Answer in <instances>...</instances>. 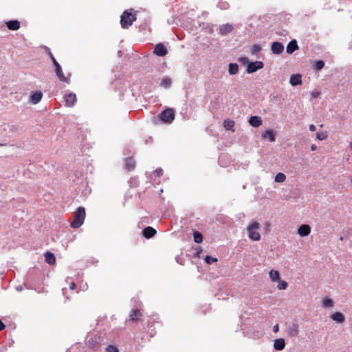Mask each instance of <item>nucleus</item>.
Returning a JSON list of instances; mask_svg holds the SVG:
<instances>
[{"mask_svg": "<svg viewBox=\"0 0 352 352\" xmlns=\"http://www.w3.org/2000/svg\"><path fill=\"white\" fill-rule=\"evenodd\" d=\"M85 218V209L83 207H79L74 214V221L71 223V226L74 228L80 227Z\"/></svg>", "mask_w": 352, "mask_h": 352, "instance_id": "nucleus-1", "label": "nucleus"}, {"mask_svg": "<svg viewBox=\"0 0 352 352\" xmlns=\"http://www.w3.org/2000/svg\"><path fill=\"white\" fill-rule=\"evenodd\" d=\"M260 224L256 221H253L247 226V232L248 236L252 241H259L261 239L260 234L256 232V230L259 229Z\"/></svg>", "mask_w": 352, "mask_h": 352, "instance_id": "nucleus-2", "label": "nucleus"}, {"mask_svg": "<svg viewBox=\"0 0 352 352\" xmlns=\"http://www.w3.org/2000/svg\"><path fill=\"white\" fill-rule=\"evenodd\" d=\"M135 20L136 17L134 14L127 10H125L120 17L121 26L123 28H128Z\"/></svg>", "mask_w": 352, "mask_h": 352, "instance_id": "nucleus-3", "label": "nucleus"}, {"mask_svg": "<svg viewBox=\"0 0 352 352\" xmlns=\"http://www.w3.org/2000/svg\"><path fill=\"white\" fill-rule=\"evenodd\" d=\"M241 60L244 63H248L246 71L248 74H252L256 72L257 70L262 69L264 67V64L262 61H254L249 62L248 58H242Z\"/></svg>", "mask_w": 352, "mask_h": 352, "instance_id": "nucleus-4", "label": "nucleus"}, {"mask_svg": "<svg viewBox=\"0 0 352 352\" xmlns=\"http://www.w3.org/2000/svg\"><path fill=\"white\" fill-rule=\"evenodd\" d=\"M160 118L163 122L170 124L175 119V111L173 109H166L160 114Z\"/></svg>", "mask_w": 352, "mask_h": 352, "instance_id": "nucleus-5", "label": "nucleus"}, {"mask_svg": "<svg viewBox=\"0 0 352 352\" xmlns=\"http://www.w3.org/2000/svg\"><path fill=\"white\" fill-rule=\"evenodd\" d=\"M54 68H55V72L58 78V79L64 82H66L67 84L69 83V78H67L65 76L64 73L62 70V67L60 65V64L58 63V61H54V63H53Z\"/></svg>", "mask_w": 352, "mask_h": 352, "instance_id": "nucleus-6", "label": "nucleus"}, {"mask_svg": "<svg viewBox=\"0 0 352 352\" xmlns=\"http://www.w3.org/2000/svg\"><path fill=\"white\" fill-rule=\"evenodd\" d=\"M285 332L290 337H297L299 333L298 324L292 323L286 326Z\"/></svg>", "mask_w": 352, "mask_h": 352, "instance_id": "nucleus-7", "label": "nucleus"}, {"mask_svg": "<svg viewBox=\"0 0 352 352\" xmlns=\"http://www.w3.org/2000/svg\"><path fill=\"white\" fill-rule=\"evenodd\" d=\"M284 50V45L283 43L278 41L273 42L271 45V51L273 54L279 55Z\"/></svg>", "mask_w": 352, "mask_h": 352, "instance_id": "nucleus-8", "label": "nucleus"}, {"mask_svg": "<svg viewBox=\"0 0 352 352\" xmlns=\"http://www.w3.org/2000/svg\"><path fill=\"white\" fill-rule=\"evenodd\" d=\"M153 53L159 56H164L168 54V50L163 43H158L155 45Z\"/></svg>", "mask_w": 352, "mask_h": 352, "instance_id": "nucleus-9", "label": "nucleus"}, {"mask_svg": "<svg viewBox=\"0 0 352 352\" xmlns=\"http://www.w3.org/2000/svg\"><path fill=\"white\" fill-rule=\"evenodd\" d=\"M65 105L69 107H73L76 102V96L75 94L69 93L64 96Z\"/></svg>", "mask_w": 352, "mask_h": 352, "instance_id": "nucleus-10", "label": "nucleus"}, {"mask_svg": "<svg viewBox=\"0 0 352 352\" xmlns=\"http://www.w3.org/2000/svg\"><path fill=\"white\" fill-rule=\"evenodd\" d=\"M311 232V227L308 224H302L298 229V234L300 236H307Z\"/></svg>", "mask_w": 352, "mask_h": 352, "instance_id": "nucleus-11", "label": "nucleus"}, {"mask_svg": "<svg viewBox=\"0 0 352 352\" xmlns=\"http://www.w3.org/2000/svg\"><path fill=\"white\" fill-rule=\"evenodd\" d=\"M289 83L292 86H296L302 84V75L300 74H292L289 78Z\"/></svg>", "mask_w": 352, "mask_h": 352, "instance_id": "nucleus-12", "label": "nucleus"}, {"mask_svg": "<svg viewBox=\"0 0 352 352\" xmlns=\"http://www.w3.org/2000/svg\"><path fill=\"white\" fill-rule=\"evenodd\" d=\"M297 50H298V45L297 41L295 39L289 42L286 47V52L287 54H292Z\"/></svg>", "mask_w": 352, "mask_h": 352, "instance_id": "nucleus-13", "label": "nucleus"}, {"mask_svg": "<svg viewBox=\"0 0 352 352\" xmlns=\"http://www.w3.org/2000/svg\"><path fill=\"white\" fill-rule=\"evenodd\" d=\"M42 97H43V94L41 91L34 92L30 96V102L34 104H36L41 100Z\"/></svg>", "mask_w": 352, "mask_h": 352, "instance_id": "nucleus-14", "label": "nucleus"}, {"mask_svg": "<svg viewBox=\"0 0 352 352\" xmlns=\"http://www.w3.org/2000/svg\"><path fill=\"white\" fill-rule=\"evenodd\" d=\"M7 28L10 30H18L20 27V22L18 20H10L6 23Z\"/></svg>", "mask_w": 352, "mask_h": 352, "instance_id": "nucleus-15", "label": "nucleus"}, {"mask_svg": "<svg viewBox=\"0 0 352 352\" xmlns=\"http://www.w3.org/2000/svg\"><path fill=\"white\" fill-rule=\"evenodd\" d=\"M156 232H156L155 229H154L153 228H152L151 226H148V227L145 228L142 231L143 236L146 239H150V238L154 236V235L156 234Z\"/></svg>", "mask_w": 352, "mask_h": 352, "instance_id": "nucleus-16", "label": "nucleus"}, {"mask_svg": "<svg viewBox=\"0 0 352 352\" xmlns=\"http://www.w3.org/2000/svg\"><path fill=\"white\" fill-rule=\"evenodd\" d=\"M233 30V27L232 25L227 23L222 25L219 28V34L221 35H226L230 33Z\"/></svg>", "mask_w": 352, "mask_h": 352, "instance_id": "nucleus-17", "label": "nucleus"}, {"mask_svg": "<svg viewBox=\"0 0 352 352\" xmlns=\"http://www.w3.org/2000/svg\"><path fill=\"white\" fill-rule=\"evenodd\" d=\"M249 123L254 127H258L262 124V120L257 116H252L249 119Z\"/></svg>", "mask_w": 352, "mask_h": 352, "instance_id": "nucleus-18", "label": "nucleus"}, {"mask_svg": "<svg viewBox=\"0 0 352 352\" xmlns=\"http://www.w3.org/2000/svg\"><path fill=\"white\" fill-rule=\"evenodd\" d=\"M330 318L333 321H336L338 323H342L344 322L345 320L344 316L341 312L338 311H336L334 314H331Z\"/></svg>", "mask_w": 352, "mask_h": 352, "instance_id": "nucleus-19", "label": "nucleus"}, {"mask_svg": "<svg viewBox=\"0 0 352 352\" xmlns=\"http://www.w3.org/2000/svg\"><path fill=\"white\" fill-rule=\"evenodd\" d=\"M285 346V341L283 338H278L274 340V348L277 351H282Z\"/></svg>", "mask_w": 352, "mask_h": 352, "instance_id": "nucleus-20", "label": "nucleus"}, {"mask_svg": "<svg viewBox=\"0 0 352 352\" xmlns=\"http://www.w3.org/2000/svg\"><path fill=\"white\" fill-rule=\"evenodd\" d=\"M276 134L275 132L272 129H268L265 131V133H262V137L263 138H267L269 139V141L272 142H274L276 140Z\"/></svg>", "mask_w": 352, "mask_h": 352, "instance_id": "nucleus-21", "label": "nucleus"}, {"mask_svg": "<svg viewBox=\"0 0 352 352\" xmlns=\"http://www.w3.org/2000/svg\"><path fill=\"white\" fill-rule=\"evenodd\" d=\"M45 262L49 265H54L56 263V257L51 252H46L45 253Z\"/></svg>", "mask_w": 352, "mask_h": 352, "instance_id": "nucleus-22", "label": "nucleus"}, {"mask_svg": "<svg viewBox=\"0 0 352 352\" xmlns=\"http://www.w3.org/2000/svg\"><path fill=\"white\" fill-rule=\"evenodd\" d=\"M135 166V161L134 160V159L133 157H127L126 159V162H125L126 168L128 170L131 171L134 169Z\"/></svg>", "mask_w": 352, "mask_h": 352, "instance_id": "nucleus-23", "label": "nucleus"}, {"mask_svg": "<svg viewBox=\"0 0 352 352\" xmlns=\"http://www.w3.org/2000/svg\"><path fill=\"white\" fill-rule=\"evenodd\" d=\"M239 72V65L237 63H230L228 65V72L230 75H235Z\"/></svg>", "mask_w": 352, "mask_h": 352, "instance_id": "nucleus-24", "label": "nucleus"}, {"mask_svg": "<svg viewBox=\"0 0 352 352\" xmlns=\"http://www.w3.org/2000/svg\"><path fill=\"white\" fill-rule=\"evenodd\" d=\"M269 275H270V279L273 282H277L278 280H280V273L277 270H272L270 272Z\"/></svg>", "mask_w": 352, "mask_h": 352, "instance_id": "nucleus-25", "label": "nucleus"}, {"mask_svg": "<svg viewBox=\"0 0 352 352\" xmlns=\"http://www.w3.org/2000/svg\"><path fill=\"white\" fill-rule=\"evenodd\" d=\"M223 126L227 130L233 131L234 122L231 120H226L223 122Z\"/></svg>", "mask_w": 352, "mask_h": 352, "instance_id": "nucleus-26", "label": "nucleus"}, {"mask_svg": "<svg viewBox=\"0 0 352 352\" xmlns=\"http://www.w3.org/2000/svg\"><path fill=\"white\" fill-rule=\"evenodd\" d=\"M194 241L197 243H200L203 241V235L199 231H195L193 233Z\"/></svg>", "mask_w": 352, "mask_h": 352, "instance_id": "nucleus-27", "label": "nucleus"}, {"mask_svg": "<svg viewBox=\"0 0 352 352\" xmlns=\"http://www.w3.org/2000/svg\"><path fill=\"white\" fill-rule=\"evenodd\" d=\"M171 84L172 80L170 78L168 77L163 78L162 81L160 83L161 86L164 87L166 89L169 88L171 86Z\"/></svg>", "mask_w": 352, "mask_h": 352, "instance_id": "nucleus-28", "label": "nucleus"}, {"mask_svg": "<svg viewBox=\"0 0 352 352\" xmlns=\"http://www.w3.org/2000/svg\"><path fill=\"white\" fill-rule=\"evenodd\" d=\"M286 179V176L283 173H278L276 175L274 181L278 183H281L285 182Z\"/></svg>", "mask_w": 352, "mask_h": 352, "instance_id": "nucleus-29", "label": "nucleus"}, {"mask_svg": "<svg viewBox=\"0 0 352 352\" xmlns=\"http://www.w3.org/2000/svg\"><path fill=\"white\" fill-rule=\"evenodd\" d=\"M140 312L138 309H134L132 311L131 314H130V319L132 321H137L138 316H140Z\"/></svg>", "mask_w": 352, "mask_h": 352, "instance_id": "nucleus-30", "label": "nucleus"}, {"mask_svg": "<svg viewBox=\"0 0 352 352\" xmlns=\"http://www.w3.org/2000/svg\"><path fill=\"white\" fill-rule=\"evenodd\" d=\"M333 305V302L331 298H325L322 300V306L324 307H331Z\"/></svg>", "mask_w": 352, "mask_h": 352, "instance_id": "nucleus-31", "label": "nucleus"}, {"mask_svg": "<svg viewBox=\"0 0 352 352\" xmlns=\"http://www.w3.org/2000/svg\"><path fill=\"white\" fill-rule=\"evenodd\" d=\"M261 50V47L258 44H254L252 46L250 52L252 55L257 54Z\"/></svg>", "mask_w": 352, "mask_h": 352, "instance_id": "nucleus-32", "label": "nucleus"}, {"mask_svg": "<svg viewBox=\"0 0 352 352\" xmlns=\"http://www.w3.org/2000/svg\"><path fill=\"white\" fill-rule=\"evenodd\" d=\"M324 67V62L323 60H316L314 63V68L319 71L323 69Z\"/></svg>", "mask_w": 352, "mask_h": 352, "instance_id": "nucleus-33", "label": "nucleus"}, {"mask_svg": "<svg viewBox=\"0 0 352 352\" xmlns=\"http://www.w3.org/2000/svg\"><path fill=\"white\" fill-rule=\"evenodd\" d=\"M277 282L278 283L277 285L278 289L283 290L287 289L288 284L286 281L280 279V280H278Z\"/></svg>", "mask_w": 352, "mask_h": 352, "instance_id": "nucleus-34", "label": "nucleus"}, {"mask_svg": "<svg viewBox=\"0 0 352 352\" xmlns=\"http://www.w3.org/2000/svg\"><path fill=\"white\" fill-rule=\"evenodd\" d=\"M204 261H205V262H206L207 264L211 265V264H212L213 263L217 262L218 260H217V258H214V257H212V256H211L207 255V256L204 258Z\"/></svg>", "mask_w": 352, "mask_h": 352, "instance_id": "nucleus-35", "label": "nucleus"}, {"mask_svg": "<svg viewBox=\"0 0 352 352\" xmlns=\"http://www.w3.org/2000/svg\"><path fill=\"white\" fill-rule=\"evenodd\" d=\"M327 138V135L324 132H318L316 133V138L320 140H325Z\"/></svg>", "mask_w": 352, "mask_h": 352, "instance_id": "nucleus-36", "label": "nucleus"}, {"mask_svg": "<svg viewBox=\"0 0 352 352\" xmlns=\"http://www.w3.org/2000/svg\"><path fill=\"white\" fill-rule=\"evenodd\" d=\"M201 252L202 248L201 247H199L198 248L196 249V252L194 253L193 256L195 258H199Z\"/></svg>", "mask_w": 352, "mask_h": 352, "instance_id": "nucleus-37", "label": "nucleus"}, {"mask_svg": "<svg viewBox=\"0 0 352 352\" xmlns=\"http://www.w3.org/2000/svg\"><path fill=\"white\" fill-rule=\"evenodd\" d=\"M107 352H118L117 347L110 345L107 348Z\"/></svg>", "mask_w": 352, "mask_h": 352, "instance_id": "nucleus-38", "label": "nucleus"}, {"mask_svg": "<svg viewBox=\"0 0 352 352\" xmlns=\"http://www.w3.org/2000/svg\"><path fill=\"white\" fill-rule=\"evenodd\" d=\"M163 170L162 168H157L155 170L154 173L156 176L160 177L162 175Z\"/></svg>", "mask_w": 352, "mask_h": 352, "instance_id": "nucleus-39", "label": "nucleus"}, {"mask_svg": "<svg viewBox=\"0 0 352 352\" xmlns=\"http://www.w3.org/2000/svg\"><path fill=\"white\" fill-rule=\"evenodd\" d=\"M320 93L318 91L311 92V96L312 98H316L320 96Z\"/></svg>", "mask_w": 352, "mask_h": 352, "instance_id": "nucleus-40", "label": "nucleus"}, {"mask_svg": "<svg viewBox=\"0 0 352 352\" xmlns=\"http://www.w3.org/2000/svg\"><path fill=\"white\" fill-rule=\"evenodd\" d=\"M48 55H49L50 58H51L53 63H54V61H57L50 51H49Z\"/></svg>", "mask_w": 352, "mask_h": 352, "instance_id": "nucleus-41", "label": "nucleus"}, {"mask_svg": "<svg viewBox=\"0 0 352 352\" xmlns=\"http://www.w3.org/2000/svg\"><path fill=\"white\" fill-rule=\"evenodd\" d=\"M278 330H279V327H278V324H275V325L273 327V331H274V333H277V332L278 331Z\"/></svg>", "mask_w": 352, "mask_h": 352, "instance_id": "nucleus-42", "label": "nucleus"}, {"mask_svg": "<svg viewBox=\"0 0 352 352\" xmlns=\"http://www.w3.org/2000/svg\"><path fill=\"white\" fill-rule=\"evenodd\" d=\"M309 129L311 131H315L316 129V127L314 124H310L309 126Z\"/></svg>", "mask_w": 352, "mask_h": 352, "instance_id": "nucleus-43", "label": "nucleus"}, {"mask_svg": "<svg viewBox=\"0 0 352 352\" xmlns=\"http://www.w3.org/2000/svg\"><path fill=\"white\" fill-rule=\"evenodd\" d=\"M6 328L4 323L0 320V331Z\"/></svg>", "mask_w": 352, "mask_h": 352, "instance_id": "nucleus-44", "label": "nucleus"}, {"mask_svg": "<svg viewBox=\"0 0 352 352\" xmlns=\"http://www.w3.org/2000/svg\"><path fill=\"white\" fill-rule=\"evenodd\" d=\"M76 288V284L74 282H72L69 285L70 289H74Z\"/></svg>", "mask_w": 352, "mask_h": 352, "instance_id": "nucleus-45", "label": "nucleus"}, {"mask_svg": "<svg viewBox=\"0 0 352 352\" xmlns=\"http://www.w3.org/2000/svg\"><path fill=\"white\" fill-rule=\"evenodd\" d=\"M317 149V146L315 144H312L311 146V151H316Z\"/></svg>", "mask_w": 352, "mask_h": 352, "instance_id": "nucleus-46", "label": "nucleus"}, {"mask_svg": "<svg viewBox=\"0 0 352 352\" xmlns=\"http://www.w3.org/2000/svg\"><path fill=\"white\" fill-rule=\"evenodd\" d=\"M265 225L266 226V229L268 230L270 228V223L268 222H266Z\"/></svg>", "mask_w": 352, "mask_h": 352, "instance_id": "nucleus-47", "label": "nucleus"}, {"mask_svg": "<svg viewBox=\"0 0 352 352\" xmlns=\"http://www.w3.org/2000/svg\"><path fill=\"white\" fill-rule=\"evenodd\" d=\"M349 147L352 150V142L350 143Z\"/></svg>", "mask_w": 352, "mask_h": 352, "instance_id": "nucleus-48", "label": "nucleus"}, {"mask_svg": "<svg viewBox=\"0 0 352 352\" xmlns=\"http://www.w3.org/2000/svg\"><path fill=\"white\" fill-rule=\"evenodd\" d=\"M5 145H6V144H1V143H0V146H5Z\"/></svg>", "mask_w": 352, "mask_h": 352, "instance_id": "nucleus-49", "label": "nucleus"}, {"mask_svg": "<svg viewBox=\"0 0 352 352\" xmlns=\"http://www.w3.org/2000/svg\"><path fill=\"white\" fill-rule=\"evenodd\" d=\"M17 290H21V287L17 288Z\"/></svg>", "mask_w": 352, "mask_h": 352, "instance_id": "nucleus-50", "label": "nucleus"}, {"mask_svg": "<svg viewBox=\"0 0 352 352\" xmlns=\"http://www.w3.org/2000/svg\"><path fill=\"white\" fill-rule=\"evenodd\" d=\"M17 290H21V287L17 288Z\"/></svg>", "mask_w": 352, "mask_h": 352, "instance_id": "nucleus-51", "label": "nucleus"}]
</instances>
